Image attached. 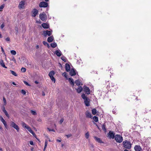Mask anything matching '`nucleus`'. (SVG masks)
<instances>
[{"label": "nucleus", "instance_id": "nucleus-33", "mask_svg": "<svg viewBox=\"0 0 151 151\" xmlns=\"http://www.w3.org/2000/svg\"><path fill=\"white\" fill-rule=\"evenodd\" d=\"M62 75L63 76L65 77L68 79L67 75V73L66 72H64L63 73Z\"/></svg>", "mask_w": 151, "mask_h": 151}, {"label": "nucleus", "instance_id": "nucleus-24", "mask_svg": "<svg viewBox=\"0 0 151 151\" xmlns=\"http://www.w3.org/2000/svg\"><path fill=\"white\" fill-rule=\"evenodd\" d=\"M55 74V72L53 71H50L49 74V76L50 78H51L52 77H53V76Z\"/></svg>", "mask_w": 151, "mask_h": 151}, {"label": "nucleus", "instance_id": "nucleus-27", "mask_svg": "<svg viewBox=\"0 0 151 151\" xmlns=\"http://www.w3.org/2000/svg\"><path fill=\"white\" fill-rule=\"evenodd\" d=\"M75 83L77 86H80L81 84V83L79 80H77L75 81Z\"/></svg>", "mask_w": 151, "mask_h": 151}, {"label": "nucleus", "instance_id": "nucleus-22", "mask_svg": "<svg viewBox=\"0 0 151 151\" xmlns=\"http://www.w3.org/2000/svg\"><path fill=\"white\" fill-rule=\"evenodd\" d=\"M82 90L83 88L81 86L78 87V88L76 89V91L78 93H80L82 91Z\"/></svg>", "mask_w": 151, "mask_h": 151}, {"label": "nucleus", "instance_id": "nucleus-34", "mask_svg": "<svg viewBox=\"0 0 151 151\" xmlns=\"http://www.w3.org/2000/svg\"><path fill=\"white\" fill-rule=\"evenodd\" d=\"M4 6V4H3L0 6V11H2Z\"/></svg>", "mask_w": 151, "mask_h": 151}, {"label": "nucleus", "instance_id": "nucleus-7", "mask_svg": "<svg viewBox=\"0 0 151 151\" xmlns=\"http://www.w3.org/2000/svg\"><path fill=\"white\" fill-rule=\"evenodd\" d=\"M39 6L41 7H46L48 6L47 3L46 2H41L39 5Z\"/></svg>", "mask_w": 151, "mask_h": 151}, {"label": "nucleus", "instance_id": "nucleus-41", "mask_svg": "<svg viewBox=\"0 0 151 151\" xmlns=\"http://www.w3.org/2000/svg\"><path fill=\"white\" fill-rule=\"evenodd\" d=\"M4 26H5V25H4V23H3L1 26V27H0L1 28V29H3V28L4 27Z\"/></svg>", "mask_w": 151, "mask_h": 151}, {"label": "nucleus", "instance_id": "nucleus-4", "mask_svg": "<svg viewBox=\"0 0 151 151\" xmlns=\"http://www.w3.org/2000/svg\"><path fill=\"white\" fill-rule=\"evenodd\" d=\"M115 140L117 142L119 143L121 142L123 140L122 137L120 135L116 134L115 135Z\"/></svg>", "mask_w": 151, "mask_h": 151}, {"label": "nucleus", "instance_id": "nucleus-61", "mask_svg": "<svg viewBox=\"0 0 151 151\" xmlns=\"http://www.w3.org/2000/svg\"><path fill=\"white\" fill-rule=\"evenodd\" d=\"M0 150L1 151H2V148H0Z\"/></svg>", "mask_w": 151, "mask_h": 151}, {"label": "nucleus", "instance_id": "nucleus-30", "mask_svg": "<svg viewBox=\"0 0 151 151\" xmlns=\"http://www.w3.org/2000/svg\"><path fill=\"white\" fill-rule=\"evenodd\" d=\"M93 119L96 122H97L98 121V118L96 116H94L93 118Z\"/></svg>", "mask_w": 151, "mask_h": 151}, {"label": "nucleus", "instance_id": "nucleus-15", "mask_svg": "<svg viewBox=\"0 0 151 151\" xmlns=\"http://www.w3.org/2000/svg\"><path fill=\"white\" fill-rule=\"evenodd\" d=\"M55 53L58 56L60 57L62 53L61 51L59 50H57L55 51Z\"/></svg>", "mask_w": 151, "mask_h": 151}, {"label": "nucleus", "instance_id": "nucleus-51", "mask_svg": "<svg viewBox=\"0 0 151 151\" xmlns=\"http://www.w3.org/2000/svg\"><path fill=\"white\" fill-rule=\"evenodd\" d=\"M6 41H9L10 40V39L9 37H7L6 38Z\"/></svg>", "mask_w": 151, "mask_h": 151}, {"label": "nucleus", "instance_id": "nucleus-25", "mask_svg": "<svg viewBox=\"0 0 151 151\" xmlns=\"http://www.w3.org/2000/svg\"><path fill=\"white\" fill-rule=\"evenodd\" d=\"M94 139L96 141L99 143H101L102 142V141L100 138H98L96 137H94Z\"/></svg>", "mask_w": 151, "mask_h": 151}, {"label": "nucleus", "instance_id": "nucleus-37", "mask_svg": "<svg viewBox=\"0 0 151 151\" xmlns=\"http://www.w3.org/2000/svg\"><path fill=\"white\" fill-rule=\"evenodd\" d=\"M21 71L22 72H24L26 71V69L25 68L22 67L21 69Z\"/></svg>", "mask_w": 151, "mask_h": 151}, {"label": "nucleus", "instance_id": "nucleus-1", "mask_svg": "<svg viewBox=\"0 0 151 151\" xmlns=\"http://www.w3.org/2000/svg\"><path fill=\"white\" fill-rule=\"evenodd\" d=\"M22 124L23 128L27 129L34 136V135H35L34 133V132L31 129V128L28 126H27L25 123L22 122Z\"/></svg>", "mask_w": 151, "mask_h": 151}, {"label": "nucleus", "instance_id": "nucleus-17", "mask_svg": "<svg viewBox=\"0 0 151 151\" xmlns=\"http://www.w3.org/2000/svg\"><path fill=\"white\" fill-rule=\"evenodd\" d=\"M42 27L45 29H47L49 28V26L48 24L46 23H43L42 24Z\"/></svg>", "mask_w": 151, "mask_h": 151}, {"label": "nucleus", "instance_id": "nucleus-48", "mask_svg": "<svg viewBox=\"0 0 151 151\" xmlns=\"http://www.w3.org/2000/svg\"><path fill=\"white\" fill-rule=\"evenodd\" d=\"M24 83L25 84L28 86H30V84H29L26 81H24Z\"/></svg>", "mask_w": 151, "mask_h": 151}, {"label": "nucleus", "instance_id": "nucleus-5", "mask_svg": "<svg viewBox=\"0 0 151 151\" xmlns=\"http://www.w3.org/2000/svg\"><path fill=\"white\" fill-rule=\"evenodd\" d=\"M10 126L15 129L17 132H19V126L13 122H11Z\"/></svg>", "mask_w": 151, "mask_h": 151}, {"label": "nucleus", "instance_id": "nucleus-50", "mask_svg": "<svg viewBox=\"0 0 151 151\" xmlns=\"http://www.w3.org/2000/svg\"><path fill=\"white\" fill-rule=\"evenodd\" d=\"M3 111L5 113L6 111V110H5V108L4 107L2 109Z\"/></svg>", "mask_w": 151, "mask_h": 151}, {"label": "nucleus", "instance_id": "nucleus-13", "mask_svg": "<svg viewBox=\"0 0 151 151\" xmlns=\"http://www.w3.org/2000/svg\"><path fill=\"white\" fill-rule=\"evenodd\" d=\"M114 134L112 132L110 131L108 134L110 138L113 139L114 137Z\"/></svg>", "mask_w": 151, "mask_h": 151}, {"label": "nucleus", "instance_id": "nucleus-49", "mask_svg": "<svg viewBox=\"0 0 151 151\" xmlns=\"http://www.w3.org/2000/svg\"><path fill=\"white\" fill-rule=\"evenodd\" d=\"M63 119H62L60 121V124H61L63 122Z\"/></svg>", "mask_w": 151, "mask_h": 151}, {"label": "nucleus", "instance_id": "nucleus-59", "mask_svg": "<svg viewBox=\"0 0 151 151\" xmlns=\"http://www.w3.org/2000/svg\"><path fill=\"white\" fill-rule=\"evenodd\" d=\"M12 83V84H13V85H16V84L14 82H13Z\"/></svg>", "mask_w": 151, "mask_h": 151}, {"label": "nucleus", "instance_id": "nucleus-63", "mask_svg": "<svg viewBox=\"0 0 151 151\" xmlns=\"http://www.w3.org/2000/svg\"><path fill=\"white\" fill-rule=\"evenodd\" d=\"M38 121L39 122H40V121H41V120L40 119H39V120H38Z\"/></svg>", "mask_w": 151, "mask_h": 151}, {"label": "nucleus", "instance_id": "nucleus-53", "mask_svg": "<svg viewBox=\"0 0 151 151\" xmlns=\"http://www.w3.org/2000/svg\"><path fill=\"white\" fill-rule=\"evenodd\" d=\"M30 144L31 145H33V142L32 141H30Z\"/></svg>", "mask_w": 151, "mask_h": 151}, {"label": "nucleus", "instance_id": "nucleus-55", "mask_svg": "<svg viewBox=\"0 0 151 151\" xmlns=\"http://www.w3.org/2000/svg\"><path fill=\"white\" fill-rule=\"evenodd\" d=\"M1 49L2 51L3 52H4V51L2 47H1Z\"/></svg>", "mask_w": 151, "mask_h": 151}, {"label": "nucleus", "instance_id": "nucleus-44", "mask_svg": "<svg viewBox=\"0 0 151 151\" xmlns=\"http://www.w3.org/2000/svg\"><path fill=\"white\" fill-rule=\"evenodd\" d=\"M21 93L23 94H25L26 93L25 91L24 90H22L21 91Z\"/></svg>", "mask_w": 151, "mask_h": 151}, {"label": "nucleus", "instance_id": "nucleus-39", "mask_svg": "<svg viewBox=\"0 0 151 151\" xmlns=\"http://www.w3.org/2000/svg\"><path fill=\"white\" fill-rule=\"evenodd\" d=\"M3 100L4 103V104L6 105V99L4 97L3 98Z\"/></svg>", "mask_w": 151, "mask_h": 151}, {"label": "nucleus", "instance_id": "nucleus-8", "mask_svg": "<svg viewBox=\"0 0 151 151\" xmlns=\"http://www.w3.org/2000/svg\"><path fill=\"white\" fill-rule=\"evenodd\" d=\"M52 30L44 31L43 32V35L45 37H46L47 35L48 36H50L52 34Z\"/></svg>", "mask_w": 151, "mask_h": 151}, {"label": "nucleus", "instance_id": "nucleus-23", "mask_svg": "<svg viewBox=\"0 0 151 151\" xmlns=\"http://www.w3.org/2000/svg\"><path fill=\"white\" fill-rule=\"evenodd\" d=\"M70 83L73 86H74V81L73 79L72 78H69L68 79Z\"/></svg>", "mask_w": 151, "mask_h": 151}, {"label": "nucleus", "instance_id": "nucleus-60", "mask_svg": "<svg viewBox=\"0 0 151 151\" xmlns=\"http://www.w3.org/2000/svg\"><path fill=\"white\" fill-rule=\"evenodd\" d=\"M42 95L43 96H45V94L44 93H42Z\"/></svg>", "mask_w": 151, "mask_h": 151}, {"label": "nucleus", "instance_id": "nucleus-19", "mask_svg": "<svg viewBox=\"0 0 151 151\" xmlns=\"http://www.w3.org/2000/svg\"><path fill=\"white\" fill-rule=\"evenodd\" d=\"M86 116L88 118H91L92 117L91 114L90 112L88 111H86Z\"/></svg>", "mask_w": 151, "mask_h": 151}, {"label": "nucleus", "instance_id": "nucleus-3", "mask_svg": "<svg viewBox=\"0 0 151 151\" xmlns=\"http://www.w3.org/2000/svg\"><path fill=\"white\" fill-rule=\"evenodd\" d=\"M124 147L126 149H130L131 147V144L128 141L125 140L123 142Z\"/></svg>", "mask_w": 151, "mask_h": 151}, {"label": "nucleus", "instance_id": "nucleus-56", "mask_svg": "<svg viewBox=\"0 0 151 151\" xmlns=\"http://www.w3.org/2000/svg\"><path fill=\"white\" fill-rule=\"evenodd\" d=\"M13 60L14 62L15 63H16V61L15 59H13Z\"/></svg>", "mask_w": 151, "mask_h": 151}, {"label": "nucleus", "instance_id": "nucleus-12", "mask_svg": "<svg viewBox=\"0 0 151 151\" xmlns=\"http://www.w3.org/2000/svg\"><path fill=\"white\" fill-rule=\"evenodd\" d=\"M46 17L45 14H40V18L42 21L45 20Z\"/></svg>", "mask_w": 151, "mask_h": 151}, {"label": "nucleus", "instance_id": "nucleus-40", "mask_svg": "<svg viewBox=\"0 0 151 151\" xmlns=\"http://www.w3.org/2000/svg\"><path fill=\"white\" fill-rule=\"evenodd\" d=\"M47 140H46L45 142V146L44 148H46L47 147Z\"/></svg>", "mask_w": 151, "mask_h": 151}, {"label": "nucleus", "instance_id": "nucleus-10", "mask_svg": "<svg viewBox=\"0 0 151 151\" xmlns=\"http://www.w3.org/2000/svg\"><path fill=\"white\" fill-rule=\"evenodd\" d=\"M0 120L3 123L5 128H7V125L6 124V123L5 121L4 120V119H3L2 116H0Z\"/></svg>", "mask_w": 151, "mask_h": 151}, {"label": "nucleus", "instance_id": "nucleus-18", "mask_svg": "<svg viewBox=\"0 0 151 151\" xmlns=\"http://www.w3.org/2000/svg\"><path fill=\"white\" fill-rule=\"evenodd\" d=\"M70 74L71 76H74L76 75V72L73 69H72L70 72Z\"/></svg>", "mask_w": 151, "mask_h": 151}, {"label": "nucleus", "instance_id": "nucleus-38", "mask_svg": "<svg viewBox=\"0 0 151 151\" xmlns=\"http://www.w3.org/2000/svg\"><path fill=\"white\" fill-rule=\"evenodd\" d=\"M31 114H32L33 115H36V112L35 111H33V110H31Z\"/></svg>", "mask_w": 151, "mask_h": 151}, {"label": "nucleus", "instance_id": "nucleus-6", "mask_svg": "<svg viewBox=\"0 0 151 151\" xmlns=\"http://www.w3.org/2000/svg\"><path fill=\"white\" fill-rule=\"evenodd\" d=\"M25 1L24 0L22 1L19 2V5L18 6V8L20 9H22L24 8V5Z\"/></svg>", "mask_w": 151, "mask_h": 151}, {"label": "nucleus", "instance_id": "nucleus-36", "mask_svg": "<svg viewBox=\"0 0 151 151\" xmlns=\"http://www.w3.org/2000/svg\"><path fill=\"white\" fill-rule=\"evenodd\" d=\"M61 59L65 62H66V58L64 56L62 57H61Z\"/></svg>", "mask_w": 151, "mask_h": 151}, {"label": "nucleus", "instance_id": "nucleus-45", "mask_svg": "<svg viewBox=\"0 0 151 151\" xmlns=\"http://www.w3.org/2000/svg\"><path fill=\"white\" fill-rule=\"evenodd\" d=\"M6 116L8 118L9 117V115L8 114L7 111H6L5 113H4Z\"/></svg>", "mask_w": 151, "mask_h": 151}, {"label": "nucleus", "instance_id": "nucleus-54", "mask_svg": "<svg viewBox=\"0 0 151 151\" xmlns=\"http://www.w3.org/2000/svg\"><path fill=\"white\" fill-rule=\"evenodd\" d=\"M57 141L58 142H61V140H60V139H57Z\"/></svg>", "mask_w": 151, "mask_h": 151}, {"label": "nucleus", "instance_id": "nucleus-32", "mask_svg": "<svg viewBox=\"0 0 151 151\" xmlns=\"http://www.w3.org/2000/svg\"><path fill=\"white\" fill-rule=\"evenodd\" d=\"M11 53L13 55H15L16 54V52L14 50H11L10 51Z\"/></svg>", "mask_w": 151, "mask_h": 151}, {"label": "nucleus", "instance_id": "nucleus-58", "mask_svg": "<svg viewBox=\"0 0 151 151\" xmlns=\"http://www.w3.org/2000/svg\"><path fill=\"white\" fill-rule=\"evenodd\" d=\"M39 48V46L38 45H37L36 46V48L37 49H38Z\"/></svg>", "mask_w": 151, "mask_h": 151}, {"label": "nucleus", "instance_id": "nucleus-42", "mask_svg": "<svg viewBox=\"0 0 151 151\" xmlns=\"http://www.w3.org/2000/svg\"><path fill=\"white\" fill-rule=\"evenodd\" d=\"M65 136H66L67 138H68L72 136V134H68L65 135Z\"/></svg>", "mask_w": 151, "mask_h": 151}, {"label": "nucleus", "instance_id": "nucleus-20", "mask_svg": "<svg viewBox=\"0 0 151 151\" xmlns=\"http://www.w3.org/2000/svg\"><path fill=\"white\" fill-rule=\"evenodd\" d=\"M0 64L3 67L5 68H7V67L5 66L4 61L2 60H0Z\"/></svg>", "mask_w": 151, "mask_h": 151}, {"label": "nucleus", "instance_id": "nucleus-35", "mask_svg": "<svg viewBox=\"0 0 151 151\" xmlns=\"http://www.w3.org/2000/svg\"><path fill=\"white\" fill-rule=\"evenodd\" d=\"M89 134L88 132H86L85 135V137L86 138V139H88L89 137Z\"/></svg>", "mask_w": 151, "mask_h": 151}, {"label": "nucleus", "instance_id": "nucleus-46", "mask_svg": "<svg viewBox=\"0 0 151 151\" xmlns=\"http://www.w3.org/2000/svg\"><path fill=\"white\" fill-rule=\"evenodd\" d=\"M47 129H48V130L49 131H52V132H55V130L54 129H50L48 128H47Z\"/></svg>", "mask_w": 151, "mask_h": 151}, {"label": "nucleus", "instance_id": "nucleus-64", "mask_svg": "<svg viewBox=\"0 0 151 151\" xmlns=\"http://www.w3.org/2000/svg\"><path fill=\"white\" fill-rule=\"evenodd\" d=\"M124 151H128L127 150L125 149L124 150Z\"/></svg>", "mask_w": 151, "mask_h": 151}, {"label": "nucleus", "instance_id": "nucleus-52", "mask_svg": "<svg viewBox=\"0 0 151 151\" xmlns=\"http://www.w3.org/2000/svg\"><path fill=\"white\" fill-rule=\"evenodd\" d=\"M36 22L37 23H38L40 24V23H41V22L40 20H39L37 21H36Z\"/></svg>", "mask_w": 151, "mask_h": 151}, {"label": "nucleus", "instance_id": "nucleus-2", "mask_svg": "<svg viewBox=\"0 0 151 151\" xmlns=\"http://www.w3.org/2000/svg\"><path fill=\"white\" fill-rule=\"evenodd\" d=\"M81 97L84 99L86 105L87 106H89L90 105L89 99L84 93L82 94Z\"/></svg>", "mask_w": 151, "mask_h": 151}, {"label": "nucleus", "instance_id": "nucleus-28", "mask_svg": "<svg viewBox=\"0 0 151 151\" xmlns=\"http://www.w3.org/2000/svg\"><path fill=\"white\" fill-rule=\"evenodd\" d=\"M92 113L93 115L96 114V110L95 109H93L92 110Z\"/></svg>", "mask_w": 151, "mask_h": 151}, {"label": "nucleus", "instance_id": "nucleus-14", "mask_svg": "<svg viewBox=\"0 0 151 151\" xmlns=\"http://www.w3.org/2000/svg\"><path fill=\"white\" fill-rule=\"evenodd\" d=\"M65 68L66 71L67 72H69L70 71V68L69 65L68 63L65 64Z\"/></svg>", "mask_w": 151, "mask_h": 151}, {"label": "nucleus", "instance_id": "nucleus-11", "mask_svg": "<svg viewBox=\"0 0 151 151\" xmlns=\"http://www.w3.org/2000/svg\"><path fill=\"white\" fill-rule=\"evenodd\" d=\"M32 16L33 17H35L36 16L38 13V10L35 9H33L32 11Z\"/></svg>", "mask_w": 151, "mask_h": 151}, {"label": "nucleus", "instance_id": "nucleus-16", "mask_svg": "<svg viewBox=\"0 0 151 151\" xmlns=\"http://www.w3.org/2000/svg\"><path fill=\"white\" fill-rule=\"evenodd\" d=\"M134 149L135 151H141L142 149L141 147L139 145H136L134 147Z\"/></svg>", "mask_w": 151, "mask_h": 151}, {"label": "nucleus", "instance_id": "nucleus-9", "mask_svg": "<svg viewBox=\"0 0 151 151\" xmlns=\"http://www.w3.org/2000/svg\"><path fill=\"white\" fill-rule=\"evenodd\" d=\"M83 90L87 94H90V90L89 88L86 86H84L83 87Z\"/></svg>", "mask_w": 151, "mask_h": 151}, {"label": "nucleus", "instance_id": "nucleus-29", "mask_svg": "<svg viewBox=\"0 0 151 151\" xmlns=\"http://www.w3.org/2000/svg\"><path fill=\"white\" fill-rule=\"evenodd\" d=\"M10 71L11 72V73L14 76H17V73H16L14 71L12 70H10Z\"/></svg>", "mask_w": 151, "mask_h": 151}, {"label": "nucleus", "instance_id": "nucleus-31", "mask_svg": "<svg viewBox=\"0 0 151 151\" xmlns=\"http://www.w3.org/2000/svg\"><path fill=\"white\" fill-rule=\"evenodd\" d=\"M43 43L45 45L47 46L48 48H49L50 46L47 42H45V41H43Z\"/></svg>", "mask_w": 151, "mask_h": 151}, {"label": "nucleus", "instance_id": "nucleus-21", "mask_svg": "<svg viewBox=\"0 0 151 151\" xmlns=\"http://www.w3.org/2000/svg\"><path fill=\"white\" fill-rule=\"evenodd\" d=\"M53 36H51L48 38L47 41L48 42H50L53 41Z\"/></svg>", "mask_w": 151, "mask_h": 151}, {"label": "nucleus", "instance_id": "nucleus-43", "mask_svg": "<svg viewBox=\"0 0 151 151\" xmlns=\"http://www.w3.org/2000/svg\"><path fill=\"white\" fill-rule=\"evenodd\" d=\"M50 78H51V79L52 81H53L54 83L55 82V78L54 77H51Z\"/></svg>", "mask_w": 151, "mask_h": 151}, {"label": "nucleus", "instance_id": "nucleus-47", "mask_svg": "<svg viewBox=\"0 0 151 151\" xmlns=\"http://www.w3.org/2000/svg\"><path fill=\"white\" fill-rule=\"evenodd\" d=\"M102 129L104 130H105V131H106V129H105V126L103 124L102 126Z\"/></svg>", "mask_w": 151, "mask_h": 151}, {"label": "nucleus", "instance_id": "nucleus-57", "mask_svg": "<svg viewBox=\"0 0 151 151\" xmlns=\"http://www.w3.org/2000/svg\"><path fill=\"white\" fill-rule=\"evenodd\" d=\"M35 83H36V84H38L39 83V82L37 81H35Z\"/></svg>", "mask_w": 151, "mask_h": 151}, {"label": "nucleus", "instance_id": "nucleus-62", "mask_svg": "<svg viewBox=\"0 0 151 151\" xmlns=\"http://www.w3.org/2000/svg\"><path fill=\"white\" fill-rule=\"evenodd\" d=\"M45 149H46V148H44V149H43V151H45Z\"/></svg>", "mask_w": 151, "mask_h": 151}, {"label": "nucleus", "instance_id": "nucleus-26", "mask_svg": "<svg viewBox=\"0 0 151 151\" xmlns=\"http://www.w3.org/2000/svg\"><path fill=\"white\" fill-rule=\"evenodd\" d=\"M50 45L51 46V47H52L55 48L57 46V44L55 42H54L53 43H51L50 44Z\"/></svg>", "mask_w": 151, "mask_h": 151}]
</instances>
